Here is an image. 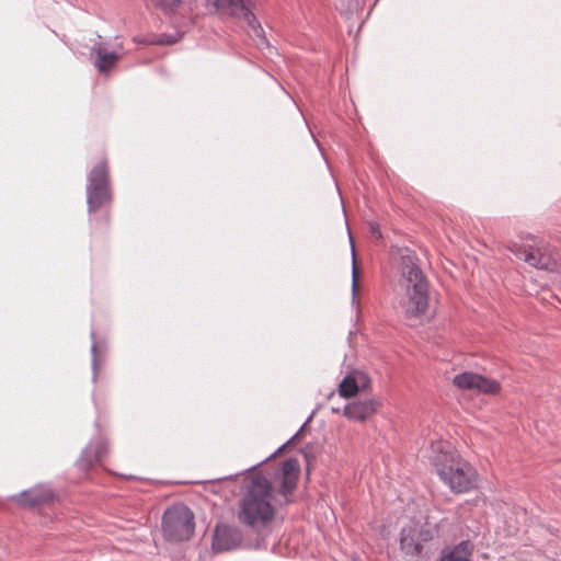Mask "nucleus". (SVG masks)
<instances>
[{"label": "nucleus", "mask_w": 561, "mask_h": 561, "mask_svg": "<svg viewBox=\"0 0 561 561\" xmlns=\"http://www.w3.org/2000/svg\"><path fill=\"white\" fill-rule=\"evenodd\" d=\"M379 407L380 402L377 401L376 399L354 401L345 405L344 415L348 420L364 422L373 417L376 414Z\"/></svg>", "instance_id": "nucleus-11"}, {"label": "nucleus", "mask_w": 561, "mask_h": 561, "mask_svg": "<svg viewBox=\"0 0 561 561\" xmlns=\"http://www.w3.org/2000/svg\"><path fill=\"white\" fill-rule=\"evenodd\" d=\"M91 351H92V353H93V354H95V351H96V345H95V343H93V344H92Z\"/></svg>", "instance_id": "nucleus-22"}, {"label": "nucleus", "mask_w": 561, "mask_h": 561, "mask_svg": "<svg viewBox=\"0 0 561 561\" xmlns=\"http://www.w3.org/2000/svg\"><path fill=\"white\" fill-rule=\"evenodd\" d=\"M430 459L439 479L454 493H465L477 486L476 469L458 454L449 442H433Z\"/></svg>", "instance_id": "nucleus-2"}, {"label": "nucleus", "mask_w": 561, "mask_h": 561, "mask_svg": "<svg viewBox=\"0 0 561 561\" xmlns=\"http://www.w3.org/2000/svg\"><path fill=\"white\" fill-rule=\"evenodd\" d=\"M194 514L183 503L165 510L162 516V534L168 541L188 540L194 533Z\"/></svg>", "instance_id": "nucleus-6"}, {"label": "nucleus", "mask_w": 561, "mask_h": 561, "mask_svg": "<svg viewBox=\"0 0 561 561\" xmlns=\"http://www.w3.org/2000/svg\"><path fill=\"white\" fill-rule=\"evenodd\" d=\"M243 541L242 531L228 524H217L213 531L211 547L216 552L237 549Z\"/></svg>", "instance_id": "nucleus-10"}, {"label": "nucleus", "mask_w": 561, "mask_h": 561, "mask_svg": "<svg viewBox=\"0 0 561 561\" xmlns=\"http://www.w3.org/2000/svg\"><path fill=\"white\" fill-rule=\"evenodd\" d=\"M81 55L88 56L96 70H111L125 58L126 49L122 37L103 38L98 35L90 45L82 46Z\"/></svg>", "instance_id": "nucleus-4"}, {"label": "nucleus", "mask_w": 561, "mask_h": 561, "mask_svg": "<svg viewBox=\"0 0 561 561\" xmlns=\"http://www.w3.org/2000/svg\"><path fill=\"white\" fill-rule=\"evenodd\" d=\"M471 545L469 541H461L451 550L445 552L439 561H470Z\"/></svg>", "instance_id": "nucleus-15"}, {"label": "nucleus", "mask_w": 561, "mask_h": 561, "mask_svg": "<svg viewBox=\"0 0 561 561\" xmlns=\"http://www.w3.org/2000/svg\"><path fill=\"white\" fill-rule=\"evenodd\" d=\"M149 2L165 14H172L183 3V0H149Z\"/></svg>", "instance_id": "nucleus-18"}, {"label": "nucleus", "mask_w": 561, "mask_h": 561, "mask_svg": "<svg viewBox=\"0 0 561 561\" xmlns=\"http://www.w3.org/2000/svg\"><path fill=\"white\" fill-rule=\"evenodd\" d=\"M110 180L107 163L99 162L88 175L87 203L89 213L96 211L103 205L110 203Z\"/></svg>", "instance_id": "nucleus-7"}, {"label": "nucleus", "mask_w": 561, "mask_h": 561, "mask_svg": "<svg viewBox=\"0 0 561 561\" xmlns=\"http://www.w3.org/2000/svg\"><path fill=\"white\" fill-rule=\"evenodd\" d=\"M257 0H207V3L217 11L225 12L232 16H238L240 10L245 5H255Z\"/></svg>", "instance_id": "nucleus-14"}, {"label": "nucleus", "mask_w": 561, "mask_h": 561, "mask_svg": "<svg viewBox=\"0 0 561 561\" xmlns=\"http://www.w3.org/2000/svg\"><path fill=\"white\" fill-rule=\"evenodd\" d=\"M400 270L404 289L400 306L407 318H420L428 311L430 290L428 283L413 252L409 251L401 255Z\"/></svg>", "instance_id": "nucleus-3"}, {"label": "nucleus", "mask_w": 561, "mask_h": 561, "mask_svg": "<svg viewBox=\"0 0 561 561\" xmlns=\"http://www.w3.org/2000/svg\"><path fill=\"white\" fill-rule=\"evenodd\" d=\"M296 436H297V434L294 435L286 444H284L283 446H279V448L276 450V453L282 451L290 442H293L295 439Z\"/></svg>", "instance_id": "nucleus-20"}, {"label": "nucleus", "mask_w": 561, "mask_h": 561, "mask_svg": "<svg viewBox=\"0 0 561 561\" xmlns=\"http://www.w3.org/2000/svg\"><path fill=\"white\" fill-rule=\"evenodd\" d=\"M105 454L106 449L102 444H90L83 449L80 458L78 459V467L81 470L87 471L95 463L102 461Z\"/></svg>", "instance_id": "nucleus-13"}, {"label": "nucleus", "mask_w": 561, "mask_h": 561, "mask_svg": "<svg viewBox=\"0 0 561 561\" xmlns=\"http://www.w3.org/2000/svg\"><path fill=\"white\" fill-rule=\"evenodd\" d=\"M299 472L298 460L288 458L274 473L273 482L262 474L255 476L238 502L239 523L253 530L267 527L275 518L276 506L293 502L291 495L297 488Z\"/></svg>", "instance_id": "nucleus-1"}, {"label": "nucleus", "mask_w": 561, "mask_h": 561, "mask_svg": "<svg viewBox=\"0 0 561 561\" xmlns=\"http://www.w3.org/2000/svg\"><path fill=\"white\" fill-rule=\"evenodd\" d=\"M508 250L518 259L539 270L554 272L559 270V254L548 243L535 237H528L525 243L512 242Z\"/></svg>", "instance_id": "nucleus-5"}, {"label": "nucleus", "mask_w": 561, "mask_h": 561, "mask_svg": "<svg viewBox=\"0 0 561 561\" xmlns=\"http://www.w3.org/2000/svg\"><path fill=\"white\" fill-rule=\"evenodd\" d=\"M357 290V270L355 266V253L353 252V271H352V294L353 298H355Z\"/></svg>", "instance_id": "nucleus-19"}, {"label": "nucleus", "mask_w": 561, "mask_h": 561, "mask_svg": "<svg viewBox=\"0 0 561 561\" xmlns=\"http://www.w3.org/2000/svg\"><path fill=\"white\" fill-rule=\"evenodd\" d=\"M435 534V527L413 522L401 529L400 549L407 556L419 557L423 553L426 545L434 539Z\"/></svg>", "instance_id": "nucleus-8"}, {"label": "nucleus", "mask_w": 561, "mask_h": 561, "mask_svg": "<svg viewBox=\"0 0 561 561\" xmlns=\"http://www.w3.org/2000/svg\"><path fill=\"white\" fill-rule=\"evenodd\" d=\"M54 499V493L50 488L38 485L31 490L23 491L18 495V501L25 506H35L44 503H49Z\"/></svg>", "instance_id": "nucleus-12"}, {"label": "nucleus", "mask_w": 561, "mask_h": 561, "mask_svg": "<svg viewBox=\"0 0 561 561\" xmlns=\"http://www.w3.org/2000/svg\"><path fill=\"white\" fill-rule=\"evenodd\" d=\"M358 392V385L355 378L346 376L339 386V393L343 398L354 397Z\"/></svg>", "instance_id": "nucleus-17"}, {"label": "nucleus", "mask_w": 561, "mask_h": 561, "mask_svg": "<svg viewBox=\"0 0 561 561\" xmlns=\"http://www.w3.org/2000/svg\"><path fill=\"white\" fill-rule=\"evenodd\" d=\"M371 229H373V232H374V233H377V234H378V238H380V237H381V234H380L379 229H378V227H377V226L371 225Z\"/></svg>", "instance_id": "nucleus-21"}, {"label": "nucleus", "mask_w": 561, "mask_h": 561, "mask_svg": "<svg viewBox=\"0 0 561 561\" xmlns=\"http://www.w3.org/2000/svg\"><path fill=\"white\" fill-rule=\"evenodd\" d=\"M453 382L461 390H473L484 394H496L501 390V385L495 379L471 371H465L456 375Z\"/></svg>", "instance_id": "nucleus-9"}, {"label": "nucleus", "mask_w": 561, "mask_h": 561, "mask_svg": "<svg viewBox=\"0 0 561 561\" xmlns=\"http://www.w3.org/2000/svg\"><path fill=\"white\" fill-rule=\"evenodd\" d=\"M255 5H245L242 10H240V13L238 16H242L249 27L253 31V33L261 38L262 43H266V38L264 36L263 27L261 26L259 20L252 12V9Z\"/></svg>", "instance_id": "nucleus-16"}]
</instances>
